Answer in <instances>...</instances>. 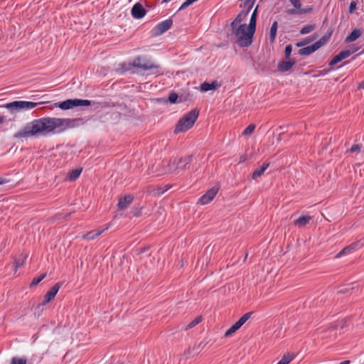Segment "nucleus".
I'll return each mask as SVG.
<instances>
[{
  "mask_svg": "<svg viewBox=\"0 0 364 364\" xmlns=\"http://www.w3.org/2000/svg\"><path fill=\"white\" fill-rule=\"evenodd\" d=\"M294 355L293 354H285L277 364H289L294 359Z\"/></svg>",
  "mask_w": 364,
  "mask_h": 364,
  "instance_id": "nucleus-26",
  "label": "nucleus"
},
{
  "mask_svg": "<svg viewBox=\"0 0 364 364\" xmlns=\"http://www.w3.org/2000/svg\"><path fill=\"white\" fill-rule=\"evenodd\" d=\"M15 271L16 272L19 267H21L23 264V261L20 262L18 260H15Z\"/></svg>",
  "mask_w": 364,
  "mask_h": 364,
  "instance_id": "nucleus-43",
  "label": "nucleus"
},
{
  "mask_svg": "<svg viewBox=\"0 0 364 364\" xmlns=\"http://www.w3.org/2000/svg\"><path fill=\"white\" fill-rule=\"evenodd\" d=\"M360 148L361 146L359 145V144H353L350 149H349V151L350 153H354V152H359L360 151Z\"/></svg>",
  "mask_w": 364,
  "mask_h": 364,
  "instance_id": "nucleus-40",
  "label": "nucleus"
},
{
  "mask_svg": "<svg viewBox=\"0 0 364 364\" xmlns=\"http://www.w3.org/2000/svg\"><path fill=\"white\" fill-rule=\"evenodd\" d=\"M7 180L3 178H0V185L7 183Z\"/></svg>",
  "mask_w": 364,
  "mask_h": 364,
  "instance_id": "nucleus-48",
  "label": "nucleus"
},
{
  "mask_svg": "<svg viewBox=\"0 0 364 364\" xmlns=\"http://www.w3.org/2000/svg\"><path fill=\"white\" fill-rule=\"evenodd\" d=\"M219 87V83L215 80L211 82H204L200 85V90L203 92H207L211 90H215Z\"/></svg>",
  "mask_w": 364,
  "mask_h": 364,
  "instance_id": "nucleus-19",
  "label": "nucleus"
},
{
  "mask_svg": "<svg viewBox=\"0 0 364 364\" xmlns=\"http://www.w3.org/2000/svg\"><path fill=\"white\" fill-rule=\"evenodd\" d=\"M81 119L46 117L27 123L14 135L16 139L46 136L61 134L79 125Z\"/></svg>",
  "mask_w": 364,
  "mask_h": 364,
  "instance_id": "nucleus-1",
  "label": "nucleus"
},
{
  "mask_svg": "<svg viewBox=\"0 0 364 364\" xmlns=\"http://www.w3.org/2000/svg\"><path fill=\"white\" fill-rule=\"evenodd\" d=\"M331 33H329L328 35H325L321 37L317 42H320L321 43V46H323L326 42L329 39Z\"/></svg>",
  "mask_w": 364,
  "mask_h": 364,
  "instance_id": "nucleus-39",
  "label": "nucleus"
},
{
  "mask_svg": "<svg viewBox=\"0 0 364 364\" xmlns=\"http://www.w3.org/2000/svg\"><path fill=\"white\" fill-rule=\"evenodd\" d=\"M134 197L132 195H126L119 200L117 207L119 210L126 209L133 201Z\"/></svg>",
  "mask_w": 364,
  "mask_h": 364,
  "instance_id": "nucleus-18",
  "label": "nucleus"
},
{
  "mask_svg": "<svg viewBox=\"0 0 364 364\" xmlns=\"http://www.w3.org/2000/svg\"><path fill=\"white\" fill-rule=\"evenodd\" d=\"M239 328L234 323L229 329L226 331L225 333V337L228 338L231 336L235 332H236Z\"/></svg>",
  "mask_w": 364,
  "mask_h": 364,
  "instance_id": "nucleus-31",
  "label": "nucleus"
},
{
  "mask_svg": "<svg viewBox=\"0 0 364 364\" xmlns=\"http://www.w3.org/2000/svg\"><path fill=\"white\" fill-rule=\"evenodd\" d=\"M287 13L289 14H299L298 9H290L287 10Z\"/></svg>",
  "mask_w": 364,
  "mask_h": 364,
  "instance_id": "nucleus-44",
  "label": "nucleus"
},
{
  "mask_svg": "<svg viewBox=\"0 0 364 364\" xmlns=\"http://www.w3.org/2000/svg\"><path fill=\"white\" fill-rule=\"evenodd\" d=\"M107 229H108V227H106L105 228H101V229L93 230H91V231L87 232L86 234L83 235L82 237V239L86 240H92L97 238L104 231H105Z\"/></svg>",
  "mask_w": 364,
  "mask_h": 364,
  "instance_id": "nucleus-17",
  "label": "nucleus"
},
{
  "mask_svg": "<svg viewBox=\"0 0 364 364\" xmlns=\"http://www.w3.org/2000/svg\"><path fill=\"white\" fill-rule=\"evenodd\" d=\"M165 191H166V190H162V191H159V193H164L165 192Z\"/></svg>",
  "mask_w": 364,
  "mask_h": 364,
  "instance_id": "nucleus-54",
  "label": "nucleus"
},
{
  "mask_svg": "<svg viewBox=\"0 0 364 364\" xmlns=\"http://www.w3.org/2000/svg\"><path fill=\"white\" fill-rule=\"evenodd\" d=\"M250 318V311L245 313L235 324L240 329Z\"/></svg>",
  "mask_w": 364,
  "mask_h": 364,
  "instance_id": "nucleus-24",
  "label": "nucleus"
},
{
  "mask_svg": "<svg viewBox=\"0 0 364 364\" xmlns=\"http://www.w3.org/2000/svg\"><path fill=\"white\" fill-rule=\"evenodd\" d=\"M321 47V43L320 42H316L314 44L302 48L299 50V54L300 55H309L316 50H317L318 48Z\"/></svg>",
  "mask_w": 364,
  "mask_h": 364,
  "instance_id": "nucleus-14",
  "label": "nucleus"
},
{
  "mask_svg": "<svg viewBox=\"0 0 364 364\" xmlns=\"http://www.w3.org/2000/svg\"><path fill=\"white\" fill-rule=\"evenodd\" d=\"M296 63L294 59L289 58L288 60H281L277 65L278 70L284 73L289 71Z\"/></svg>",
  "mask_w": 364,
  "mask_h": 364,
  "instance_id": "nucleus-16",
  "label": "nucleus"
},
{
  "mask_svg": "<svg viewBox=\"0 0 364 364\" xmlns=\"http://www.w3.org/2000/svg\"><path fill=\"white\" fill-rule=\"evenodd\" d=\"M314 28H315V25H313V24L306 25V26H304V27L300 30V33H301V34H302V35L309 33H310V32H311Z\"/></svg>",
  "mask_w": 364,
  "mask_h": 364,
  "instance_id": "nucleus-29",
  "label": "nucleus"
},
{
  "mask_svg": "<svg viewBox=\"0 0 364 364\" xmlns=\"http://www.w3.org/2000/svg\"><path fill=\"white\" fill-rule=\"evenodd\" d=\"M43 102H33L29 101H14L6 103L3 107L8 109L11 112H18L23 110H30L39 105H43Z\"/></svg>",
  "mask_w": 364,
  "mask_h": 364,
  "instance_id": "nucleus-5",
  "label": "nucleus"
},
{
  "mask_svg": "<svg viewBox=\"0 0 364 364\" xmlns=\"http://www.w3.org/2000/svg\"><path fill=\"white\" fill-rule=\"evenodd\" d=\"M60 287V283H56L51 289H50L46 294L41 304L46 305V304L49 303L51 300H53L55 298L57 293L58 292Z\"/></svg>",
  "mask_w": 364,
  "mask_h": 364,
  "instance_id": "nucleus-12",
  "label": "nucleus"
},
{
  "mask_svg": "<svg viewBox=\"0 0 364 364\" xmlns=\"http://www.w3.org/2000/svg\"><path fill=\"white\" fill-rule=\"evenodd\" d=\"M351 54L352 52L349 50H342L332 58V60L328 63V65L330 66H333L341 62L342 60L348 58Z\"/></svg>",
  "mask_w": 364,
  "mask_h": 364,
  "instance_id": "nucleus-15",
  "label": "nucleus"
},
{
  "mask_svg": "<svg viewBox=\"0 0 364 364\" xmlns=\"http://www.w3.org/2000/svg\"><path fill=\"white\" fill-rule=\"evenodd\" d=\"M239 328L234 323L229 329L226 331L225 333V337L228 338L231 336L235 332H236Z\"/></svg>",
  "mask_w": 364,
  "mask_h": 364,
  "instance_id": "nucleus-32",
  "label": "nucleus"
},
{
  "mask_svg": "<svg viewBox=\"0 0 364 364\" xmlns=\"http://www.w3.org/2000/svg\"><path fill=\"white\" fill-rule=\"evenodd\" d=\"M218 192V188L213 187L208 190L198 200L197 203L200 205H206L210 203L215 197Z\"/></svg>",
  "mask_w": 364,
  "mask_h": 364,
  "instance_id": "nucleus-11",
  "label": "nucleus"
},
{
  "mask_svg": "<svg viewBox=\"0 0 364 364\" xmlns=\"http://www.w3.org/2000/svg\"><path fill=\"white\" fill-rule=\"evenodd\" d=\"M193 161V155H188L180 158H171L168 164V171L170 173H178L189 168V164Z\"/></svg>",
  "mask_w": 364,
  "mask_h": 364,
  "instance_id": "nucleus-4",
  "label": "nucleus"
},
{
  "mask_svg": "<svg viewBox=\"0 0 364 364\" xmlns=\"http://www.w3.org/2000/svg\"><path fill=\"white\" fill-rule=\"evenodd\" d=\"M81 172H82V168L73 169L69 173V174L68 176V178L70 181H75L80 176Z\"/></svg>",
  "mask_w": 364,
  "mask_h": 364,
  "instance_id": "nucleus-25",
  "label": "nucleus"
},
{
  "mask_svg": "<svg viewBox=\"0 0 364 364\" xmlns=\"http://www.w3.org/2000/svg\"><path fill=\"white\" fill-rule=\"evenodd\" d=\"M277 28H278L277 22L274 21L270 28L269 40H270L271 43H273L275 41Z\"/></svg>",
  "mask_w": 364,
  "mask_h": 364,
  "instance_id": "nucleus-23",
  "label": "nucleus"
},
{
  "mask_svg": "<svg viewBox=\"0 0 364 364\" xmlns=\"http://www.w3.org/2000/svg\"><path fill=\"white\" fill-rule=\"evenodd\" d=\"M364 246V238H362L360 240L352 242L350 245L344 247L341 251H340L337 255L336 257H341L343 255H349L353 252L359 250L362 247Z\"/></svg>",
  "mask_w": 364,
  "mask_h": 364,
  "instance_id": "nucleus-9",
  "label": "nucleus"
},
{
  "mask_svg": "<svg viewBox=\"0 0 364 364\" xmlns=\"http://www.w3.org/2000/svg\"><path fill=\"white\" fill-rule=\"evenodd\" d=\"M134 68L141 69L142 70L146 71L154 69H158L159 68V65H155L151 60H146L141 57L136 58L132 63Z\"/></svg>",
  "mask_w": 364,
  "mask_h": 364,
  "instance_id": "nucleus-7",
  "label": "nucleus"
},
{
  "mask_svg": "<svg viewBox=\"0 0 364 364\" xmlns=\"http://www.w3.org/2000/svg\"><path fill=\"white\" fill-rule=\"evenodd\" d=\"M173 25V21L171 18H168L159 23L153 29L154 36H160L167 31L171 28Z\"/></svg>",
  "mask_w": 364,
  "mask_h": 364,
  "instance_id": "nucleus-10",
  "label": "nucleus"
},
{
  "mask_svg": "<svg viewBox=\"0 0 364 364\" xmlns=\"http://www.w3.org/2000/svg\"><path fill=\"white\" fill-rule=\"evenodd\" d=\"M131 13L134 18L140 19L145 16L146 11L140 3H136L133 6Z\"/></svg>",
  "mask_w": 364,
  "mask_h": 364,
  "instance_id": "nucleus-13",
  "label": "nucleus"
},
{
  "mask_svg": "<svg viewBox=\"0 0 364 364\" xmlns=\"http://www.w3.org/2000/svg\"><path fill=\"white\" fill-rule=\"evenodd\" d=\"M178 97V95H177V93L172 92L170 93V95L168 96V101L173 104L176 103Z\"/></svg>",
  "mask_w": 364,
  "mask_h": 364,
  "instance_id": "nucleus-34",
  "label": "nucleus"
},
{
  "mask_svg": "<svg viewBox=\"0 0 364 364\" xmlns=\"http://www.w3.org/2000/svg\"><path fill=\"white\" fill-rule=\"evenodd\" d=\"M269 166V163H263L259 168H256L253 171V173H252V179H255L256 178L262 176Z\"/></svg>",
  "mask_w": 364,
  "mask_h": 364,
  "instance_id": "nucleus-21",
  "label": "nucleus"
},
{
  "mask_svg": "<svg viewBox=\"0 0 364 364\" xmlns=\"http://www.w3.org/2000/svg\"><path fill=\"white\" fill-rule=\"evenodd\" d=\"M349 50H350V52H352V54H353L358 50V48L356 47L355 46L353 45L350 46V49Z\"/></svg>",
  "mask_w": 364,
  "mask_h": 364,
  "instance_id": "nucleus-46",
  "label": "nucleus"
},
{
  "mask_svg": "<svg viewBox=\"0 0 364 364\" xmlns=\"http://www.w3.org/2000/svg\"><path fill=\"white\" fill-rule=\"evenodd\" d=\"M71 215V213H68V215H66L65 217H64V219L66 220H68Z\"/></svg>",
  "mask_w": 364,
  "mask_h": 364,
  "instance_id": "nucleus-50",
  "label": "nucleus"
},
{
  "mask_svg": "<svg viewBox=\"0 0 364 364\" xmlns=\"http://www.w3.org/2000/svg\"><path fill=\"white\" fill-rule=\"evenodd\" d=\"M202 321V316H197L194 320H193L191 322H190L185 328V330H188L190 328H193L197 324L200 323Z\"/></svg>",
  "mask_w": 364,
  "mask_h": 364,
  "instance_id": "nucleus-27",
  "label": "nucleus"
},
{
  "mask_svg": "<svg viewBox=\"0 0 364 364\" xmlns=\"http://www.w3.org/2000/svg\"><path fill=\"white\" fill-rule=\"evenodd\" d=\"M231 35L235 42L240 47H247L250 45V23L231 26Z\"/></svg>",
  "mask_w": 364,
  "mask_h": 364,
  "instance_id": "nucleus-2",
  "label": "nucleus"
},
{
  "mask_svg": "<svg viewBox=\"0 0 364 364\" xmlns=\"http://www.w3.org/2000/svg\"><path fill=\"white\" fill-rule=\"evenodd\" d=\"M361 31L360 29H354L346 38V43L353 42L357 40L361 36Z\"/></svg>",
  "mask_w": 364,
  "mask_h": 364,
  "instance_id": "nucleus-22",
  "label": "nucleus"
},
{
  "mask_svg": "<svg viewBox=\"0 0 364 364\" xmlns=\"http://www.w3.org/2000/svg\"><path fill=\"white\" fill-rule=\"evenodd\" d=\"M339 364H350V361L349 360H345V361H343V362L340 363Z\"/></svg>",
  "mask_w": 364,
  "mask_h": 364,
  "instance_id": "nucleus-51",
  "label": "nucleus"
},
{
  "mask_svg": "<svg viewBox=\"0 0 364 364\" xmlns=\"http://www.w3.org/2000/svg\"><path fill=\"white\" fill-rule=\"evenodd\" d=\"M199 112L196 109H193L181 119H180L176 125L174 133L183 132L191 129L198 117Z\"/></svg>",
  "mask_w": 364,
  "mask_h": 364,
  "instance_id": "nucleus-3",
  "label": "nucleus"
},
{
  "mask_svg": "<svg viewBox=\"0 0 364 364\" xmlns=\"http://www.w3.org/2000/svg\"><path fill=\"white\" fill-rule=\"evenodd\" d=\"M171 0H163L162 2L165 3V2H168L170 1Z\"/></svg>",
  "mask_w": 364,
  "mask_h": 364,
  "instance_id": "nucleus-53",
  "label": "nucleus"
},
{
  "mask_svg": "<svg viewBox=\"0 0 364 364\" xmlns=\"http://www.w3.org/2000/svg\"><path fill=\"white\" fill-rule=\"evenodd\" d=\"M194 1L193 0H186L182 4L181 6H180V8L178 9V11H181V10H183L186 8H187L188 6H189L190 5H191L192 4H193Z\"/></svg>",
  "mask_w": 364,
  "mask_h": 364,
  "instance_id": "nucleus-38",
  "label": "nucleus"
},
{
  "mask_svg": "<svg viewBox=\"0 0 364 364\" xmlns=\"http://www.w3.org/2000/svg\"><path fill=\"white\" fill-rule=\"evenodd\" d=\"M250 134V124L248 125L242 132V134Z\"/></svg>",
  "mask_w": 364,
  "mask_h": 364,
  "instance_id": "nucleus-45",
  "label": "nucleus"
},
{
  "mask_svg": "<svg viewBox=\"0 0 364 364\" xmlns=\"http://www.w3.org/2000/svg\"><path fill=\"white\" fill-rule=\"evenodd\" d=\"M313 10V8L311 6H306L305 8H299V14H306L308 13H310Z\"/></svg>",
  "mask_w": 364,
  "mask_h": 364,
  "instance_id": "nucleus-36",
  "label": "nucleus"
},
{
  "mask_svg": "<svg viewBox=\"0 0 364 364\" xmlns=\"http://www.w3.org/2000/svg\"><path fill=\"white\" fill-rule=\"evenodd\" d=\"M193 1L195 2V1H197L198 0H193Z\"/></svg>",
  "mask_w": 364,
  "mask_h": 364,
  "instance_id": "nucleus-56",
  "label": "nucleus"
},
{
  "mask_svg": "<svg viewBox=\"0 0 364 364\" xmlns=\"http://www.w3.org/2000/svg\"><path fill=\"white\" fill-rule=\"evenodd\" d=\"M314 38H315V37H310V38H305L304 41H301V42L297 43H296V46H297V47L304 46H305L306 44L309 43H310L311 41H313Z\"/></svg>",
  "mask_w": 364,
  "mask_h": 364,
  "instance_id": "nucleus-35",
  "label": "nucleus"
},
{
  "mask_svg": "<svg viewBox=\"0 0 364 364\" xmlns=\"http://www.w3.org/2000/svg\"><path fill=\"white\" fill-rule=\"evenodd\" d=\"M247 159V155L241 156L240 159V163H243V162L246 161Z\"/></svg>",
  "mask_w": 364,
  "mask_h": 364,
  "instance_id": "nucleus-47",
  "label": "nucleus"
},
{
  "mask_svg": "<svg viewBox=\"0 0 364 364\" xmlns=\"http://www.w3.org/2000/svg\"><path fill=\"white\" fill-rule=\"evenodd\" d=\"M251 5H252V7L253 5H254V1H252Z\"/></svg>",
  "mask_w": 364,
  "mask_h": 364,
  "instance_id": "nucleus-55",
  "label": "nucleus"
},
{
  "mask_svg": "<svg viewBox=\"0 0 364 364\" xmlns=\"http://www.w3.org/2000/svg\"><path fill=\"white\" fill-rule=\"evenodd\" d=\"M257 6L255 8L254 11L252 13V37L253 36L256 29V15H257Z\"/></svg>",
  "mask_w": 364,
  "mask_h": 364,
  "instance_id": "nucleus-28",
  "label": "nucleus"
},
{
  "mask_svg": "<svg viewBox=\"0 0 364 364\" xmlns=\"http://www.w3.org/2000/svg\"><path fill=\"white\" fill-rule=\"evenodd\" d=\"M291 51H292V47L291 45H287L286 47H285V50H284V53H285V58L286 59H289L290 55H291Z\"/></svg>",
  "mask_w": 364,
  "mask_h": 364,
  "instance_id": "nucleus-37",
  "label": "nucleus"
},
{
  "mask_svg": "<svg viewBox=\"0 0 364 364\" xmlns=\"http://www.w3.org/2000/svg\"><path fill=\"white\" fill-rule=\"evenodd\" d=\"M311 220V217L309 215H301L294 221V224L295 226L302 228L306 225Z\"/></svg>",
  "mask_w": 364,
  "mask_h": 364,
  "instance_id": "nucleus-20",
  "label": "nucleus"
},
{
  "mask_svg": "<svg viewBox=\"0 0 364 364\" xmlns=\"http://www.w3.org/2000/svg\"><path fill=\"white\" fill-rule=\"evenodd\" d=\"M26 361L24 358L14 357L12 358L11 364H26Z\"/></svg>",
  "mask_w": 364,
  "mask_h": 364,
  "instance_id": "nucleus-33",
  "label": "nucleus"
},
{
  "mask_svg": "<svg viewBox=\"0 0 364 364\" xmlns=\"http://www.w3.org/2000/svg\"><path fill=\"white\" fill-rule=\"evenodd\" d=\"M5 121V117L4 116H0V124L4 123Z\"/></svg>",
  "mask_w": 364,
  "mask_h": 364,
  "instance_id": "nucleus-49",
  "label": "nucleus"
},
{
  "mask_svg": "<svg viewBox=\"0 0 364 364\" xmlns=\"http://www.w3.org/2000/svg\"><path fill=\"white\" fill-rule=\"evenodd\" d=\"M91 102L87 100L73 99L60 102L58 107L63 110H66L78 106H89Z\"/></svg>",
  "mask_w": 364,
  "mask_h": 364,
  "instance_id": "nucleus-6",
  "label": "nucleus"
},
{
  "mask_svg": "<svg viewBox=\"0 0 364 364\" xmlns=\"http://www.w3.org/2000/svg\"><path fill=\"white\" fill-rule=\"evenodd\" d=\"M255 129V125L252 124V132L254 131Z\"/></svg>",
  "mask_w": 364,
  "mask_h": 364,
  "instance_id": "nucleus-52",
  "label": "nucleus"
},
{
  "mask_svg": "<svg viewBox=\"0 0 364 364\" xmlns=\"http://www.w3.org/2000/svg\"><path fill=\"white\" fill-rule=\"evenodd\" d=\"M291 4L294 6L296 9H299L301 7V3L299 0H289Z\"/></svg>",
  "mask_w": 364,
  "mask_h": 364,
  "instance_id": "nucleus-42",
  "label": "nucleus"
},
{
  "mask_svg": "<svg viewBox=\"0 0 364 364\" xmlns=\"http://www.w3.org/2000/svg\"><path fill=\"white\" fill-rule=\"evenodd\" d=\"M244 2V9L238 14L234 21L231 23V26H235L237 24H242L249 12L250 11V0H242Z\"/></svg>",
  "mask_w": 364,
  "mask_h": 364,
  "instance_id": "nucleus-8",
  "label": "nucleus"
},
{
  "mask_svg": "<svg viewBox=\"0 0 364 364\" xmlns=\"http://www.w3.org/2000/svg\"><path fill=\"white\" fill-rule=\"evenodd\" d=\"M356 8H357V2L355 1H351L350 4V6H349V13L353 14L355 11V10L356 9Z\"/></svg>",
  "mask_w": 364,
  "mask_h": 364,
  "instance_id": "nucleus-41",
  "label": "nucleus"
},
{
  "mask_svg": "<svg viewBox=\"0 0 364 364\" xmlns=\"http://www.w3.org/2000/svg\"><path fill=\"white\" fill-rule=\"evenodd\" d=\"M46 277V274H41L38 277H35L30 284V287L32 288L36 285H38L44 278Z\"/></svg>",
  "mask_w": 364,
  "mask_h": 364,
  "instance_id": "nucleus-30",
  "label": "nucleus"
}]
</instances>
